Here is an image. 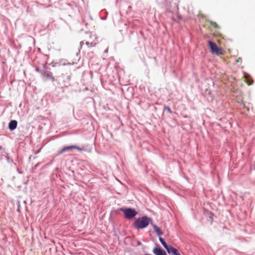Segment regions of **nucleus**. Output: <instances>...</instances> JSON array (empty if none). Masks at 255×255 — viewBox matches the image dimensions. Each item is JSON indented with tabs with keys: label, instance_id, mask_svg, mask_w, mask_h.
Masks as SVG:
<instances>
[{
	"label": "nucleus",
	"instance_id": "11",
	"mask_svg": "<svg viewBox=\"0 0 255 255\" xmlns=\"http://www.w3.org/2000/svg\"><path fill=\"white\" fill-rule=\"evenodd\" d=\"M208 22H209V23L210 24V25L211 26H212L214 28H216V29H219L220 28L219 26L216 22H213L211 20H209V21H208Z\"/></svg>",
	"mask_w": 255,
	"mask_h": 255
},
{
	"label": "nucleus",
	"instance_id": "16",
	"mask_svg": "<svg viewBox=\"0 0 255 255\" xmlns=\"http://www.w3.org/2000/svg\"><path fill=\"white\" fill-rule=\"evenodd\" d=\"M155 231L157 235L159 237V232H160L159 227L157 228V229H156V230Z\"/></svg>",
	"mask_w": 255,
	"mask_h": 255
},
{
	"label": "nucleus",
	"instance_id": "15",
	"mask_svg": "<svg viewBox=\"0 0 255 255\" xmlns=\"http://www.w3.org/2000/svg\"><path fill=\"white\" fill-rule=\"evenodd\" d=\"M246 82L249 85H251L253 84V81L250 80L247 76H245Z\"/></svg>",
	"mask_w": 255,
	"mask_h": 255
},
{
	"label": "nucleus",
	"instance_id": "23",
	"mask_svg": "<svg viewBox=\"0 0 255 255\" xmlns=\"http://www.w3.org/2000/svg\"><path fill=\"white\" fill-rule=\"evenodd\" d=\"M80 44L81 46H82V45L84 44V42H83V41H81V42L80 43Z\"/></svg>",
	"mask_w": 255,
	"mask_h": 255
},
{
	"label": "nucleus",
	"instance_id": "22",
	"mask_svg": "<svg viewBox=\"0 0 255 255\" xmlns=\"http://www.w3.org/2000/svg\"><path fill=\"white\" fill-rule=\"evenodd\" d=\"M86 44L88 46H89V44H90V43H89L88 42H86Z\"/></svg>",
	"mask_w": 255,
	"mask_h": 255
},
{
	"label": "nucleus",
	"instance_id": "1",
	"mask_svg": "<svg viewBox=\"0 0 255 255\" xmlns=\"http://www.w3.org/2000/svg\"><path fill=\"white\" fill-rule=\"evenodd\" d=\"M152 221L151 218L144 216L139 217L134 222L133 227L137 230L143 229L147 227L150 223H152Z\"/></svg>",
	"mask_w": 255,
	"mask_h": 255
},
{
	"label": "nucleus",
	"instance_id": "8",
	"mask_svg": "<svg viewBox=\"0 0 255 255\" xmlns=\"http://www.w3.org/2000/svg\"><path fill=\"white\" fill-rule=\"evenodd\" d=\"M167 252L169 254H172V255H181L178 252L177 250L175 248L172 247V246H169V249L167 250Z\"/></svg>",
	"mask_w": 255,
	"mask_h": 255
},
{
	"label": "nucleus",
	"instance_id": "13",
	"mask_svg": "<svg viewBox=\"0 0 255 255\" xmlns=\"http://www.w3.org/2000/svg\"><path fill=\"white\" fill-rule=\"evenodd\" d=\"M75 147L76 148H74V149H77V150H78L79 151H86L90 152L91 151V150H92L91 148H90V149H85L83 148L79 147L78 146H77L76 145H75Z\"/></svg>",
	"mask_w": 255,
	"mask_h": 255
},
{
	"label": "nucleus",
	"instance_id": "27",
	"mask_svg": "<svg viewBox=\"0 0 255 255\" xmlns=\"http://www.w3.org/2000/svg\"><path fill=\"white\" fill-rule=\"evenodd\" d=\"M105 17L102 18V19H105Z\"/></svg>",
	"mask_w": 255,
	"mask_h": 255
},
{
	"label": "nucleus",
	"instance_id": "3",
	"mask_svg": "<svg viewBox=\"0 0 255 255\" xmlns=\"http://www.w3.org/2000/svg\"><path fill=\"white\" fill-rule=\"evenodd\" d=\"M208 43L211 49V51L213 54H215L217 55H222L224 54L225 51L223 49L218 47L215 43L209 41Z\"/></svg>",
	"mask_w": 255,
	"mask_h": 255
},
{
	"label": "nucleus",
	"instance_id": "7",
	"mask_svg": "<svg viewBox=\"0 0 255 255\" xmlns=\"http://www.w3.org/2000/svg\"><path fill=\"white\" fill-rule=\"evenodd\" d=\"M17 122L16 120H11L8 124V128L10 131H13L16 128Z\"/></svg>",
	"mask_w": 255,
	"mask_h": 255
},
{
	"label": "nucleus",
	"instance_id": "17",
	"mask_svg": "<svg viewBox=\"0 0 255 255\" xmlns=\"http://www.w3.org/2000/svg\"><path fill=\"white\" fill-rule=\"evenodd\" d=\"M165 110H166L168 113H171V111L169 107H166L165 108Z\"/></svg>",
	"mask_w": 255,
	"mask_h": 255
},
{
	"label": "nucleus",
	"instance_id": "20",
	"mask_svg": "<svg viewBox=\"0 0 255 255\" xmlns=\"http://www.w3.org/2000/svg\"><path fill=\"white\" fill-rule=\"evenodd\" d=\"M35 71L37 72H40V69L38 67H36L35 68Z\"/></svg>",
	"mask_w": 255,
	"mask_h": 255
},
{
	"label": "nucleus",
	"instance_id": "2",
	"mask_svg": "<svg viewBox=\"0 0 255 255\" xmlns=\"http://www.w3.org/2000/svg\"><path fill=\"white\" fill-rule=\"evenodd\" d=\"M120 210L122 212H123L124 213L125 217L128 220H131L133 219L137 214V212L134 208H122L120 209Z\"/></svg>",
	"mask_w": 255,
	"mask_h": 255
},
{
	"label": "nucleus",
	"instance_id": "18",
	"mask_svg": "<svg viewBox=\"0 0 255 255\" xmlns=\"http://www.w3.org/2000/svg\"><path fill=\"white\" fill-rule=\"evenodd\" d=\"M166 253L165 251L160 250V255H166Z\"/></svg>",
	"mask_w": 255,
	"mask_h": 255
},
{
	"label": "nucleus",
	"instance_id": "9",
	"mask_svg": "<svg viewBox=\"0 0 255 255\" xmlns=\"http://www.w3.org/2000/svg\"><path fill=\"white\" fill-rule=\"evenodd\" d=\"M43 70L41 72L42 75L43 76L47 74H49L52 73L49 68L47 67L45 65L43 66Z\"/></svg>",
	"mask_w": 255,
	"mask_h": 255
},
{
	"label": "nucleus",
	"instance_id": "24",
	"mask_svg": "<svg viewBox=\"0 0 255 255\" xmlns=\"http://www.w3.org/2000/svg\"><path fill=\"white\" fill-rule=\"evenodd\" d=\"M6 160H7L8 162H9V158L7 156V157H6Z\"/></svg>",
	"mask_w": 255,
	"mask_h": 255
},
{
	"label": "nucleus",
	"instance_id": "6",
	"mask_svg": "<svg viewBox=\"0 0 255 255\" xmlns=\"http://www.w3.org/2000/svg\"><path fill=\"white\" fill-rule=\"evenodd\" d=\"M43 80L44 81H46L47 80H50L52 82H57V79L53 76L52 73L49 74H47L45 76H43Z\"/></svg>",
	"mask_w": 255,
	"mask_h": 255
},
{
	"label": "nucleus",
	"instance_id": "12",
	"mask_svg": "<svg viewBox=\"0 0 255 255\" xmlns=\"http://www.w3.org/2000/svg\"><path fill=\"white\" fill-rule=\"evenodd\" d=\"M160 243H161V244L163 246V247L165 248V249L166 250H167L169 249V246H168L167 245V244L165 242L164 240L161 238H160Z\"/></svg>",
	"mask_w": 255,
	"mask_h": 255
},
{
	"label": "nucleus",
	"instance_id": "21",
	"mask_svg": "<svg viewBox=\"0 0 255 255\" xmlns=\"http://www.w3.org/2000/svg\"><path fill=\"white\" fill-rule=\"evenodd\" d=\"M153 227L155 231L156 230V229H157V228H158V227L157 226L155 225H153Z\"/></svg>",
	"mask_w": 255,
	"mask_h": 255
},
{
	"label": "nucleus",
	"instance_id": "14",
	"mask_svg": "<svg viewBox=\"0 0 255 255\" xmlns=\"http://www.w3.org/2000/svg\"><path fill=\"white\" fill-rule=\"evenodd\" d=\"M178 9V4L176 3H173V7L171 9H170V11L172 12H176V11H177Z\"/></svg>",
	"mask_w": 255,
	"mask_h": 255
},
{
	"label": "nucleus",
	"instance_id": "10",
	"mask_svg": "<svg viewBox=\"0 0 255 255\" xmlns=\"http://www.w3.org/2000/svg\"><path fill=\"white\" fill-rule=\"evenodd\" d=\"M153 253L155 255H159V245L158 244L156 245V247L153 250Z\"/></svg>",
	"mask_w": 255,
	"mask_h": 255
},
{
	"label": "nucleus",
	"instance_id": "26",
	"mask_svg": "<svg viewBox=\"0 0 255 255\" xmlns=\"http://www.w3.org/2000/svg\"><path fill=\"white\" fill-rule=\"evenodd\" d=\"M160 235H161L162 234V233L161 232V231H160Z\"/></svg>",
	"mask_w": 255,
	"mask_h": 255
},
{
	"label": "nucleus",
	"instance_id": "25",
	"mask_svg": "<svg viewBox=\"0 0 255 255\" xmlns=\"http://www.w3.org/2000/svg\"><path fill=\"white\" fill-rule=\"evenodd\" d=\"M105 52H108V49L105 50Z\"/></svg>",
	"mask_w": 255,
	"mask_h": 255
},
{
	"label": "nucleus",
	"instance_id": "4",
	"mask_svg": "<svg viewBox=\"0 0 255 255\" xmlns=\"http://www.w3.org/2000/svg\"><path fill=\"white\" fill-rule=\"evenodd\" d=\"M57 81H58L59 83H62V84L65 87H67L70 85V75H64L62 74L61 76L57 77Z\"/></svg>",
	"mask_w": 255,
	"mask_h": 255
},
{
	"label": "nucleus",
	"instance_id": "19",
	"mask_svg": "<svg viewBox=\"0 0 255 255\" xmlns=\"http://www.w3.org/2000/svg\"><path fill=\"white\" fill-rule=\"evenodd\" d=\"M242 61V59L241 58H239L236 60V62L238 63Z\"/></svg>",
	"mask_w": 255,
	"mask_h": 255
},
{
	"label": "nucleus",
	"instance_id": "5",
	"mask_svg": "<svg viewBox=\"0 0 255 255\" xmlns=\"http://www.w3.org/2000/svg\"><path fill=\"white\" fill-rule=\"evenodd\" d=\"M74 148H76V147H75V145H74L65 146L58 151L57 154L60 155V154H61L62 153H63V152L68 151L70 150H72V149H74Z\"/></svg>",
	"mask_w": 255,
	"mask_h": 255
},
{
	"label": "nucleus",
	"instance_id": "28",
	"mask_svg": "<svg viewBox=\"0 0 255 255\" xmlns=\"http://www.w3.org/2000/svg\"><path fill=\"white\" fill-rule=\"evenodd\" d=\"M105 17L102 18V19H105Z\"/></svg>",
	"mask_w": 255,
	"mask_h": 255
}]
</instances>
